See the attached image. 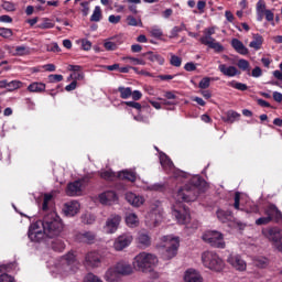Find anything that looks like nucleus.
<instances>
[{
	"label": "nucleus",
	"mask_w": 282,
	"mask_h": 282,
	"mask_svg": "<svg viewBox=\"0 0 282 282\" xmlns=\"http://www.w3.org/2000/svg\"><path fill=\"white\" fill-rule=\"evenodd\" d=\"M120 221H122V217L120 215H111L104 226V232L106 235H113L118 230V227L120 226Z\"/></svg>",
	"instance_id": "9d476101"
},
{
	"label": "nucleus",
	"mask_w": 282,
	"mask_h": 282,
	"mask_svg": "<svg viewBox=\"0 0 282 282\" xmlns=\"http://www.w3.org/2000/svg\"><path fill=\"white\" fill-rule=\"evenodd\" d=\"M133 241V236L131 234H122L121 236L117 237L113 242V248L117 252L124 250V248H129L131 242Z\"/></svg>",
	"instance_id": "9b49d317"
},
{
	"label": "nucleus",
	"mask_w": 282,
	"mask_h": 282,
	"mask_svg": "<svg viewBox=\"0 0 282 282\" xmlns=\"http://www.w3.org/2000/svg\"><path fill=\"white\" fill-rule=\"evenodd\" d=\"M28 91H31V94H43V91H45V84L34 82L28 86Z\"/></svg>",
	"instance_id": "c756f323"
},
{
	"label": "nucleus",
	"mask_w": 282,
	"mask_h": 282,
	"mask_svg": "<svg viewBox=\"0 0 282 282\" xmlns=\"http://www.w3.org/2000/svg\"><path fill=\"white\" fill-rule=\"evenodd\" d=\"M82 48L85 52H89L91 50V42L89 40H82Z\"/></svg>",
	"instance_id": "69168bd1"
},
{
	"label": "nucleus",
	"mask_w": 282,
	"mask_h": 282,
	"mask_svg": "<svg viewBox=\"0 0 282 282\" xmlns=\"http://www.w3.org/2000/svg\"><path fill=\"white\" fill-rule=\"evenodd\" d=\"M15 54L17 56H25V54H30V48L25 47L24 45L17 46Z\"/></svg>",
	"instance_id": "3c124183"
},
{
	"label": "nucleus",
	"mask_w": 282,
	"mask_h": 282,
	"mask_svg": "<svg viewBox=\"0 0 282 282\" xmlns=\"http://www.w3.org/2000/svg\"><path fill=\"white\" fill-rule=\"evenodd\" d=\"M80 212V203L70 200L64 204L63 213L66 217H75Z\"/></svg>",
	"instance_id": "4468645a"
},
{
	"label": "nucleus",
	"mask_w": 282,
	"mask_h": 282,
	"mask_svg": "<svg viewBox=\"0 0 282 282\" xmlns=\"http://www.w3.org/2000/svg\"><path fill=\"white\" fill-rule=\"evenodd\" d=\"M91 23H100L102 21V9L100 6H96L93 14L90 15Z\"/></svg>",
	"instance_id": "f704fd0d"
},
{
	"label": "nucleus",
	"mask_w": 282,
	"mask_h": 282,
	"mask_svg": "<svg viewBox=\"0 0 282 282\" xmlns=\"http://www.w3.org/2000/svg\"><path fill=\"white\" fill-rule=\"evenodd\" d=\"M102 261L100 253L90 251L85 257V263L88 268H98Z\"/></svg>",
	"instance_id": "2eb2a0df"
},
{
	"label": "nucleus",
	"mask_w": 282,
	"mask_h": 282,
	"mask_svg": "<svg viewBox=\"0 0 282 282\" xmlns=\"http://www.w3.org/2000/svg\"><path fill=\"white\" fill-rule=\"evenodd\" d=\"M2 8L7 12H14V10H17V4H14V2L6 1L3 2Z\"/></svg>",
	"instance_id": "603ef678"
},
{
	"label": "nucleus",
	"mask_w": 282,
	"mask_h": 282,
	"mask_svg": "<svg viewBox=\"0 0 282 282\" xmlns=\"http://www.w3.org/2000/svg\"><path fill=\"white\" fill-rule=\"evenodd\" d=\"M76 241L79 243H96V232L94 231H80L75 236Z\"/></svg>",
	"instance_id": "dca6fc26"
},
{
	"label": "nucleus",
	"mask_w": 282,
	"mask_h": 282,
	"mask_svg": "<svg viewBox=\"0 0 282 282\" xmlns=\"http://www.w3.org/2000/svg\"><path fill=\"white\" fill-rule=\"evenodd\" d=\"M207 45L210 50L217 52V54L224 52V45L221 43L217 42V40H213L212 42H208Z\"/></svg>",
	"instance_id": "a19ab883"
},
{
	"label": "nucleus",
	"mask_w": 282,
	"mask_h": 282,
	"mask_svg": "<svg viewBox=\"0 0 282 282\" xmlns=\"http://www.w3.org/2000/svg\"><path fill=\"white\" fill-rule=\"evenodd\" d=\"M117 272L122 276L133 274V267L129 262H119L115 265Z\"/></svg>",
	"instance_id": "b1692460"
},
{
	"label": "nucleus",
	"mask_w": 282,
	"mask_h": 282,
	"mask_svg": "<svg viewBox=\"0 0 282 282\" xmlns=\"http://www.w3.org/2000/svg\"><path fill=\"white\" fill-rule=\"evenodd\" d=\"M137 246L142 250H147L151 246V236L149 234L141 231L137 236Z\"/></svg>",
	"instance_id": "4be33fe9"
},
{
	"label": "nucleus",
	"mask_w": 282,
	"mask_h": 282,
	"mask_svg": "<svg viewBox=\"0 0 282 282\" xmlns=\"http://www.w3.org/2000/svg\"><path fill=\"white\" fill-rule=\"evenodd\" d=\"M229 87H232L234 89H238V91H247L248 85L243 83H239L236 80L229 82L228 83Z\"/></svg>",
	"instance_id": "37998d69"
},
{
	"label": "nucleus",
	"mask_w": 282,
	"mask_h": 282,
	"mask_svg": "<svg viewBox=\"0 0 282 282\" xmlns=\"http://www.w3.org/2000/svg\"><path fill=\"white\" fill-rule=\"evenodd\" d=\"M126 200L130 203L131 206H134V208H140L144 204V197L133 194L131 192H128L126 194Z\"/></svg>",
	"instance_id": "5701e85b"
},
{
	"label": "nucleus",
	"mask_w": 282,
	"mask_h": 282,
	"mask_svg": "<svg viewBox=\"0 0 282 282\" xmlns=\"http://www.w3.org/2000/svg\"><path fill=\"white\" fill-rule=\"evenodd\" d=\"M39 28H40L41 30H52V28H54V23H52V21L45 19V20L43 21V23H41V24L39 25Z\"/></svg>",
	"instance_id": "4d7b16f0"
},
{
	"label": "nucleus",
	"mask_w": 282,
	"mask_h": 282,
	"mask_svg": "<svg viewBox=\"0 0 282 282\" xmlns=\"http://www.w3.org/2000/svg\"><path fill=\"white\" fill-rule=\"evenodd\" d=\"M170 64L173 65V67H182V57L177 55H172Z\"/></svg>",
	"instance_id": "de8ad7c7"
},
{
	"label": "nucleus",
	"mask_w": 282,
	"mask_h": 282,
	"mask_svg": "<svg viewBox=\"0 0 282 282\" xmlns=\"http://www.w3.org/2000/svg\"><path fill=\"white\" fill-rule=\"evenodd\" d=\"M123 105L127 107H131L132 109H137V111H141L142 105L138 101H123Z\"/></svg>",
	"instance_id": "5fc2aeb1"
},
{
	"label": "nucleus",
	"mask_w": 282,
	"mask_h": 282,
	"mask_svg": "<svg viewBox=\"0 0 282 282\" xmlns=\"http://www.w3.org/2000/svg\"><path fill=\"white\" fill-rule=\"evenodd\" d=\"M203 241H205V243H209V246H212V248H220L224 249L226 248V241H224V234L219 232V231H206L203 236H202Z\"/></svg>",
	"instance_id": "0eeeda50"
},
{
	"label": "nucleus",
	"mask_w": 282,
	"mask_h": 282,
	"mask_svg": "<svg viewBox=\"0 0 282 282\" xmlns=\"http://www.w3.org/2000/svg\"><path fill=\"white\" fill-rule=\"evenodd\" d=\"M241 118V115L235 110H228L223 118L224 122H228L229 124H232V122H237Z\"/></svg>",
	"instance_id": "7c9ffc66"
},
{
	"label": "nucleus",
	"mask_w": 282,
	"mask_h": 282,
	"mask_svg": "<svg viewBox=\"0 0 282 282\" xmlns=\"http://www.w3.org/2000/svg\"><path fill=\"white\" fill-rule=\"evenodd\" d=\"M237 66L241 69V72H250V62H248V59H239Z\"/></svg>",
	"instance_id": "a18cd8bd"
},
{
	"label": "nucleus",
	"mask_w": 282,
	"mask_h": 282,
	"mask_svg": "<svg viewBox=\"0 0 282 282\" xmlns=\"http://www.w3.org/2000/svg\"><path fill=\"white\" fill-rule=\"evenodd\" d=\"M164 217V210L162 209V204L156 200L150 206V212L145 216V221L148 225L159 226Z\"/></svg>",
	"instance_id": "423d86ee"
},
{
	"label": "nucleus",
	"mask_w": 282,
	"mask_h": 282,
	"mask_svg": "<svg viewBox=\"0 0 282 282\" xmlns=\"http://www.w3.org/2000/svg\"><path fill=\"white\" fill-rule=\"evenodd\" d=\"M272 220L267 215L256 220V226H268Z\"/></svg>",
	"instance_id": "8fccbe9b"
},
{
	"label": "nucleus",
	"mask_w": 282,
	"mask_h": 282,
	"mask_svg": "<svg viewBox=\"0 0 282 282\" xmlns=\"http://www.w3.org/2000/svg\"><path fill=\"white\" fill-rule=\"evenodd\" d=\"M262 235L269 239V241H273L274 246H278L282 239V229L279 227H267L262 229Z\"/></svg>",
	"instance_id": "1a4fd4ad"
},
{
	"label": "nucleus",
	"mask_w": 282,
	"mask_h": 282,
	"mask_svg": "<svg viewBox=\"0 0 282 282\" xmlns=\"http://www.w3.org/2000/svg\"><path fill=\"white\" fill-rule=\"evenodd\" d=\"M120 278V273H118V270L116 267L109 268L105 274V279L108 282H116Z\"/></svg>",
	"instance_id": "2f4dec72"
},
{
	"label": "nucleus",
	"mask_w": 282,
	"mask_h": 282,
	"mask_svg": "<svg viewBox=\"0 0 282 282\" xmlns=\"http://www.w3.org/2000/svg\"><path fill=\"white\" fill-rule=\"evenodd\" d=\"M160 162L164 167L173 169V161H171L166 154L163 153L160 155Z\"/></svg>",
	"instance_id": "c03bdc74"
},
{
	"label": "nucleus",
	"mask_w": 282,
	"mask_h": 282,
	"mask_svg": "<svg viewBox=\"0 0 282 282\" xmlns=\"http://www.w3.org/2000/svg\"><path fill=\"white\" fill-rule=\"evenodd\" d=\"M199 89H208L210 87V77H204L199 84Z\"/></svg>",
	"instance_id": "864d4df0"
},
{
	"label": "nucleus",
	"mask_w": 282,
	"mask_h": 282,
	"mask_svg": "<svg viewBox=\"0 0 282 282\" xmlns=\"http://www.w3.org/2000/svg\"><path fill=\"white\" fill-rule=\"evenodd\" d=\"M256 10H257V13H264L265 12V1L259 0L257 2Z\"/></svg>",
	"instance_id": "052dcab7"
},
{
	"label": "nucleus",
	"mask_w": 282,
	"mask_h": 282,
	"mask_svg": "<svg viewBox=\"0 0 282 282\" xmlns=\"http://www.w3.org/2000/svg\"><path fill=\"white\" fill-rule=\"evenodd\" d=\"M118 177L119 180H127V182H135V180H138L135 172L129 170L119 172Z\"/></svg>",
	"instance_id": "c85d7f7f"
},
{
	"label": "nucleus",
	"mask_w": 282,
	"mask_h": 282,
	"mask_svg": "<svg viewBox=\"0 0 282 282\" xmlns=\"http://www.w3.org/2000/svg\"><path fill=\"white\" fill-rule=\"evenodd\" d=\"M117 91L120 93V98H122V100L129 99V97L133 94V90L131 89V87H124V86H119Z\"/></svg>",
	"instance_id": "4c0bfd02"
},
{
	"label": "nucleus",
	"mask_w": 282,
	"mask_h": 282,
	"mask_svg": "<svg viewBox=\"0 0 282 282\" xmlns=\"http://www.w3.org/2000/svg\"><path fill=\"white\" fill-rule=\"evenodd\" d=\"M72 78L76 82V80H84L85 78V73L83 72H78V73H73L69 77L68 80H72Z\"/></svg>",
	"instance_id": "13d9d810"
},
{
	"label": "nucleus",
	"mask_w": 282,
	"mask_h": 282,
	"mask_svg": "<svg viewBox=\"0 0 282 282\" xmlns=\"http://www.w3.org/2000/svg\"><path fill=\"white\" fill-rule=\"evenodd\" d=\"M158 256L154 253L142 251L134 257L133 265L134 268H138L140 272L149 274L153 272V268L158 265Z\"/></svg>",
	"instance_id": "7ed1b4c3"
},
{
	"label": "nucleus",
	"mask_w": 282,
	"mask_h": 282,
	"mask_svg": "<svg viewBox=\"0 0 282 282\" xmlns=\"http://www.w3.org/2000/svg\"><path fill=\"white\" fill-rule=\"evenodd\" d=\"M48 80L50 83H61V80H63V75H50Z\"/></svg>",
	"instance_id": "774afa93"
},
{
	"label": "nucleus",
	"mask_w": 282,
	"mask_h": 282,
	"mask_svg": "<svg viewBox=\"0 0 282 282\" xmlns=\"http://www.w3.org/2000/svg\"><path fill=\"white\" fill-rule=\"evenodd\" d=\"M66 195L69 197H77L78 195H83V182L74 181L67 185Z\"/></svg>",
	"instance_id": "f3484780"
},
{
	"label": "nucleus",
	"mask_w": 282,
	"mask_h": 282,
	"mask_svg": "<svg viewBox=\"0 0 282 282\" xmlns=\"http://www.w3.org/2000/svg\"><path fill=\"white\" fill-rule=\"evenodd\" d=\"M85 282H102L100 278L96 276L94 273H88L85 278Z\"/></svg>",
	"instance_id": "680f3d73"
},
{
	"label": "nucleus",
	"mask_w": 282,
	"mask_h": 282,
	"mask_svg": "<svg viewBox=\"0 0 282 282\" xmlns=\"http://www.w3.org/2000/svg\"><path fill=\"white\" fill-rule=\"evenodd\" d=\"M62 264L65 265L66 272H74V267L76 264V256L74 252H68L62 258Z\"/></svg>",
	"instance_id": "412c9836"
},
{
	"label": "nucleus",
	"mask_w": 282,
	"mask_h": 282,
	"mask_svg": "<svg viewBox=\"0 0 282 282\" xmlns=\"http://www.w3.org/2000/svg\"><path fill=\"white\" fill-rule=\"evenodd\" d=\"M121 19H122V17L112 14V15H109L108 21H109V23H112L113 25H116V24L120 23Z\"/></svg>",
	"instance_id": "0e129e2a"
},
{
	"label": "nucleus",
	"mask_w": 282,
	"mask_h": 282,
	"mask_svg": "<svg viewBox=\"0 0 282 282\" xmlns=\"http://www.w3.org/2000/svg\"><path fill=\"white\" fill-rule=\"evenodd\" d=\"M230 44L235 52L241 54V56L248 55V47L239 39H232Z\"/></svg>",
	"instance_id": "393cba45"
},
{
	"label": "nucleus",
	"mask_w": 282,
	"mask_h": 282,
	"mask_svg": "<svg viewBox=\"0 0 282 282\" xmlns=\"http://www.w3.org/2000/svg\"><path fill=\"white\" fill-rule=\"evenodd\" d=\"M100 177H102V180H113V177H116V174L111 171H104L101 172Z\"/></svg>",
	"instance_id": "e2e57ef3"
},
{
	"label": "nucleus",
	"mask_w": 282,
	"mask_h": 282,
	"mask_svg": "<svg viewBox=\"0 0 282 282\" xmlns=\"http://www.w3.org/2000/svg\"><path fill=\"white\" fill-rule=\"evenodd\" d=\"M158 248L165 249L162 257L169 261L170 259H173V257L177 256L180 238L173 236H163L161 237V242L158 245Z\"/></svg>",
	"instance_id": "20e7f679"
},
{
	"label": "nucleus",
	"mask_w": 282,
	"mask_h": 282,
	"mask_svg": "<svg viewBox=\"0 0 282 282\" xmlns=\"http://www.w3.org/2000/svg\"><path fill=\"white\" fill-rule=\"evenodd\" d=\"M217 219L221 221V224H228V221H232V212L218 209L216 212Z\"/></svg>",
	"instance_id": "bb28decb"
},
{
	"label": "nucleus",
	"mask_w": 282,
	"mask_h": 282,
	"mask_svg": "<svg viewBox=\"0 0 282 282\" xmlns=\"http://www.w3.org/2000/svg\"><path fill=\"white\" fill-rule=\"evenodd\" d=\"M43 223H41V220H37L35 223H33L30 227H29V239L31 241H33L34 243H41V241H43V239H45V230L43 229V225H41Z\"/></svg>",
	"instance_id": "6e6552de"
},
{
	"label": "nucleus",
	"mask_w": 282,
	"mask_h": 282,
	"mask_svg": "<svg viewBox=\"0 0 282 282\" xmlns=\"http://www.w3.org/2000/svg\"><path fill=\"white\" fill-rule=\"evenodd\" d=\"M13 34L14 33L11 31V29L0 28V36H2V39H11Z\"/></svg>",
	"instance_id": "09e8293b"
},
{
	"label": "nucleus",
	"mask_w": 282,
	"mask_h": 282,
	"mask_svg": "<svg viewBox=\"0 0 282 282\" xmlns=\"http://www.w3.org/2000/svg\"><path fill=\"white\" fill-rule=\"evenodd\" d=\"M80 219L82 224H85L86 226H91V224L96 223V216L90 213L83 214Z\"/></svg>",
	"instance_id": "58836bf2"
},
{
	"label": "nucleus",
	"mask_w": 282,
	"mask_h": 282,
	"mask_svg": "<svg viewBox=\"0 0 282 282\" xmlns=\"http://www.w3.org/2000/svg\"><path fill=\"white\" fill-rule=\"evenodd\" d=\"M213 34H215V28H208L205 30V35L199 39L202 45H207V43H210L212 41H215V37H213Z\"/></svg>",
	"instance_id": "473e14b6"
},
{
	"label": "nucleus",
	"mask_w": 282,
	"mask_h": 282,
	"mask_svg": "<svg viewBox=\"0 0 282 282\" xmlns=\"http://www.w3.org/2000/svg\"><path fill=\"white\" fill-rule=\"evenodd\" d=\"M227 263H229V265L234 267L235 270H238L239 272H243L247 268L246 261L241 259V256L237 253H230L227 258Z\"/></svg>",
	"instance_id": "ddd939ff"
},
{
	"label": "nucleus",
	"mask_w": 282,
	"mask_h": 282,
	"mask_svg": "<svg viewBox=\"0 0 282 282\" xmlns=\"http://www.w3.org/2000/svg\"><path fill=\"white\" fill-rule=\"evenodd\" d=\"M200 259L204 268L214 270V272H221L226 265L224 260L215 251H204Z\"/></svg>",
	"instance_id": "39448f33"
},
{
	"label": "nucleus",
	"mask_w": 282,
	"mask_h": 282,
	"mask_svg": "<svg viewBox=\"0 0 282 282\" xmlns=\"http://www.w3.org/2000/svg\"><path fill=\"white\" fill-rule=\"evenodd\" d=\"M143 56L148 58V61H151V63H158L159 65L164 64V57L160 54H155L153 52H147Z\"/></svg>",
	"instance_id": "72a5a7b5"
},
{
	"label": "nucleus",
	"mask_w": 282,
	"mask_h": 282,
	"mask_svg": "<svg viewBox=\"0 0 282 282\" xmlns=\"http://www.w3.org/2000/svg\"><path fill=\"white\" fill-rule=\"evenodd\" d=\"M0 282H14V278L8 273H3L0 275Z\"/></svg>",
	"instance_id": "338daca9"
},
{
	"label": "nucleus",
	"mask_w": 282,
	"mask_h": 282,
	"mask_svg": "<svg viewBox=\"0 0 282 282\" xmlns=\"http://www.w3.org/2000/svg\"><path fill=\"white\" fill-rule=\"evenodd\" d=\"M126 224L130 228H135V226L140 224V220L138 219V215H135L134 213L128 214L126 216Z\"/></svg>",
	"instance_id": "e433bc0d"
},
{
	"label": "nucleus",
	"mask_w": 282,
	"mask_h": 282,
	"mask_svg": "<svg viewBox=\"0 0 282 282\" xmlns=\"http://www.w3.org/2000/svg\"><path fill=\"white\" fill-rule=\"evenodd\" d=\"M261 45H263V36L260 34H253V41L249 43V47L259 51L261 50Z\"/></svg>",
	"instance_id": "c9c22d12"
},
{
	"label": "nucleus",
	"mask_w": 282,
	"mask_h": 282,
	"mask_svg": "<svg viewBox=\"0 0 282 282\" xmlns=\"http://www.w3.org/2000/svg\"><path fill=\"white\" fill-rule=\"evenodd\" d=\"M42 229L44 230L46 237L53 238L58 237L63 232V220L56 212H51L46 214L41 220Z\"/></svg>",
	"instance_id": "f03ea898"
},
{
	"label": "nucleus",
	"mask_w": 282,
	"mask_h": 282,
	"mask_svg": "<svg viewBox=\"0 0 282 282\" xmlns=\"http://www.w3.org/2000/svg\"><path fill=\"white\" fill-rule=\"evenodd\" d=\"M100 204L105 206H111V204H116L118 202V195L113 191H108L99 195Z\"/></svg>",
	"instance_id": "a211bd4d"
},
{
	"label": "nucleus",
	"mask_w": 282,
	"mask_h": 282,
	"mask_svg": "<svg viewBox=\"0 0 282 282\" xmlns=\"http://www.w3.org/2000/svg\"><path fill=\"white\" fill-rule=\"evenodd\" d=\"M218 69L223 76H227L228 78H235V76L241 74L236 66H227L226 64H219Z\"/></svg>",
	"instance_id": "aec40b11"
},
{
	"label": "nucleus",
	"mask_w": 282,
	"mask_h": 282,
	"mask_svg": "<svg viewBox=\"0 0 282 282\" xmlns=\"http://www.w3.org/2000/svg\"><path fill=\"white\" fill-rule=\"evenodd\" d=\"M185 282H202V275L195 269H188L184 275Z\"/></svg>",
	"instance_id": "a878e982"
},
{
	"label": "nucleus",
	"mask_w": 282,
	"mask_h": 282,
	"mask_svg": "<svg viewBox=\"0 0 282 282\" xmlns=\"http://www.w3.org/2000/svg\"><path fill=\"white\" fill-rule=\"evenodd\" d=\"M21 85H23V83L19 80H11L8 84V89L9 91H14V89H21Z\"/></svg>",
	"instance_id": "49530a36"
},
{
	"label": "nucleus",
	"mask_w": 282,
	"mask_h": 282,
	"mask_svg": "<svg viewBox=\"0 0 282 282\" xmlns=\"http://www.w3.org/2000/svg\"><path fill=\"white\" fill-rule=\"evenodd\" d=\"M202 180L199 176H194L188 184L181 187L177 193L174 194V198L178 204L182 202H195L199 197V186H202Z\"/></svg>",
	"instance_id": "f257e3e1"
},
{
	"label": "nucleus",
	"mask_w": 282,
	"mask_h": 282,
	"mask_svg": "<svg viewBox=\"0 0 282 282\" xmlns=\"http://www.w3.org/2000/svg\"><path fill=\"white\" fill-rule=\"evenodd\" d=\"M264 215L270 217L271 221H281L282 220V213L279 210V207L276 205L271 204L264 209Z\"/></svg>",
	"instance_id": "6ab92c4d"
},
{
	"label": "nucleus",
	"mask_w": 282,
	"mask_h": 282,
	"mask_svg": "<svg viewBox=\"0 0 282 282\" xmlns=\"http://www.w3.org/2000/svg\"><path fill=\"white\" fill-rule=\"evenodd\" d=\"M126 23L130 28H144V24L142 23V17H133V15H128L126 18Z\"/></svg>",
	"instance_id": "cd10ccee"
},
{
	"label": "nucleus",
	"mask_w": 282,
	"mask_h": 282,
	"mask_svg": "<svg viewBox=\"0 0 282 282\" xmlns=\"http://www.w3.org/2000/svg\"><path fill=\"white\" fill-rule=\"evenodd\" d=\"M148 32H150V36L153 39H162V36H164V32L160 29L159 25H153L148 30Z\"/></svg>",
	"instance_id": "ea45409f"
},
{
	"label": "nucleus",
	"mask_w": 282,
	"mask_h": 282,
	"mask_svg": "<svg viewBox=\"0 0 282 282\" xmlns=\"http://www.w3.org/2000/svg\"><path fill=\"white\" fill-rule=\"evenodd\" d=\"M172 215L175 217L176 221L182 225H186L191 221V213L186 207H180V209H177V206H173Z\"/></svg>",
	"instance_id": "f8f14e48"
},
{
	"label": "nucleus",
	"mask_w": 282,
	"mask_h": 282,
	"mask_svg": "<svg viewBox=\"0 0 282 282\" xmlns=\"http://www.w3.org/2000/svg\"><path fill=\"white\" fill-rule=\"evenodd\" d=\"M269 260L268 258H258L256 259L257 268H268Z\"/></svg>",
	"instance_id": "6e6d98bb"
},
{
	"label": "nucleus",
	"mask_w": 282,
	"mask_h": 282,
	"mask_svg": "<svg viewBox=\"0 0 282 282\" xmlns=\"http://www.w3.org/2000/svg\"><path fill=\"white\" fill-rule=\"evenodd\" d=\"M104 47L108 52H113V51L118 50V45L115 42H106V43H104Z\"/></svg>",
	"instance_id": "bf43d9fd"
},
{
	"label": "nucleus",
	"mask_w": 282,
	"mask_h": 282,
	"mask_svg": "<svg viewBox=\"0 0 282 282\" xmlns=\"http://www.w3.org/2000/svg\"><path fill=\"white\" fill-rule=\"evenodd\" d=\"M51 246L55 252H63L65 250V242L61 239L54 240Z\"/></svg>",
	"instance_id": "79ce46f5"
}]
</instances>
